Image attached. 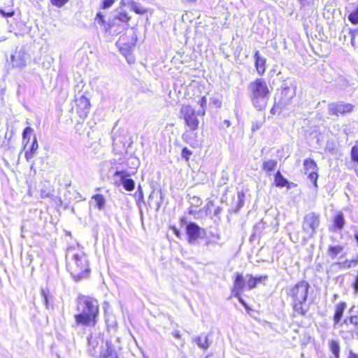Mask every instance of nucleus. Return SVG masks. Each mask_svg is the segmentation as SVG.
I'll use <instances>...</instances> for the list:
<instances>
[{
    "label": "nucleus",
    "mask_w": 358,
    "mask_h": 358,
    "mask_svg": "<svg viewBox=\"0 0 358 358\" xmlns=\"http://www.w3.org/2000/svg\"><path fill=\"white\" fill-rule=\"evenodd\" d=\"M76 309L77 313L74 315L77 325L83 327H95L99 318V304L94 297L80 294L76 299Z\"/></svg>",
    "instance_id": "f257e3e1"
},
{
    "label": "nucleus",
    "mask_w": 358,
    "mask_h": 358,
    "mask_svg": "<svg viewBox=\"0 0 358 358\" xmlns=\"http://www.w3.org/2000/svg\"><path fill=\"white\" fill-rule=\"evenodd\" d=\"M246 280L243 275L241 273H235L233 278V286L231 289V296L238 299V301L243 306L248 313L252 310L251 308L244 301L241 296L243 292L247 289H253L257 287L259 283H264L268 278L267 275H259L255 277L251 274L245 275Z\"/></svg>",
    "instance_id": "f03ea898"
},
{
    "label": "nucleus",
    "mask_w": 358,
    "mask_h": 358,
    "mask_svg": "<svg viewBox=\"0 0 358 358\" xmlns=\"http://www.w3.org/2000/svg\"><path fill=\"white\" fill-rule=\"evenodd\" d=\"M310 285L306 280H299L287 289V296L290 300L294 312L299 315H306V305Z\"/></svg>",
    "instance_id": "7ed1b4c3"
},
{
    "label": "nucleus",
    "mask_w": 358,
    "mask_h": 358,
    "mask_svg": "<svg viewBox=\"0 0 358 358\" xmlns=\"http://www.w3.org/2000/svg\"><path fill=\"white\" fill-rule=\"evenodd\" d=\"M66 268L76 281L88 278L91 268L86 255L80 251H69L66 256Z\"/></svg>",
    "instance_id": "20e7f679"
},
{
    "label": "nucleus",
    "mask_w": 358,
    "mask_h": 358,
    "mask_svg": "<svg viewBox=\"0 0 358 358\" xmlns=\"http://www.w3.org/2000/svg\"><path fill=\"white\" fill-rule=\"evenodd\" d=\"M250 93L252 105L258 110H264L268 100L269 90L263 78H257L251 82L248 87Z\"/></svg>",
    "instance_id": "39448f33"
},
{
    "label": "nucleus",
    "mask_w": 358,
    "mask_h": 358,
    "mask_svg": "<svg viewBox=\"0 0 358 358\" xmlns=\"http://www.w3.org/2000/svg\"><path fill=\"white\" fill-rule=\"evenodd\" d=\"M296 96V87L285 86L282 87L275 95V107L280 109H285L293 103V99Z\"/></svg>",
    "instance_id": "423d86ee"
},
{
    "label": "nucleus",
    "mask_w": 358,
    "mask_h": 358,
    "mask_svg": "<svg viewBox=\"0 0 358 358\" xmlns=\"http://www.w3.org/2000/svg\"><path fill=\"white\" fill-rule=\"evenodd\" d=\"M180 117L183 118L185 126L190 131H196L199 128V120L197 117L198 112H196L189 105H182L180 110Z\"/></svg>",
    "instance_id": "0eeeda50"
},
{
    "label": "nucleus",
    "mask_w": 358,
    "mask_h": 358,
    "mask_svg": "<svg viewBox=\"0 0 358 358\" xmlns=\"http://www.w3.org/2000/svg\"><path fill=\"white\" fill-rule=\"evenodd\" d=\"M102 172L106 174L108 178L118 176L120 179H129L136 173V168H131L129 170L121 169L115 168L110 162H105L102 165Z\"/></svg>",
    "instance_id": "6e6552de"
},
{
    "label": "nucleus",
    "mask_w": 358,
    "mask_h": 358,
    "mask_svg": "<svg viewBox=\"0 0 358 358\" xmlns=\"http://www.w3.org/2000/svg\"><path fill=\"white\" fill-rule=\"evenodd\" d=\"M320 216L316 213H310L304 216L302 222V230L309 237L313 236L320 226Z\"/></svg>",
    "instance_id": "1a4fd4ad"
},
{
    "label": "nucleus",
    "mask_w": 358,
    "mask_h": 358,
    "mask_svg": "<svg viewBox=\"0 0 358 358\" xmlns=\"http://www.w3.org/2000/svg\"><path fill=\"white\" fill-rule=\"evenodd\" d=\"M29 55L22 48H17L10 56V62L13 68L22 69L27 66Z\"/></svg>",
    "instance_id": "9d476101"
},
{
    "label": "nucleus",
    "mask_w": 358,
    "mask_h": 358,
    "mask_svg": "<svg viewBox=\"0 0 358 358\" xmlns=\"http://www.w3.org/2000/svg\"><path fill=\"white\" fill-rule=\"evenodd\" d=\"M354 106L341 101L331 103L328 106L329 114L331 115H344L353 110Z\"/></svg>",
    "instance_id": "9b49d317"
},
{
    "label": "nucleus",
    "mask_w": 358,
    "mask_h": 358,
    "mask_svg": "<svg viewBox=\"0 0 358 358\" xmlns=\"http://www.w3.org/2000/svg\"><path fill=\"white\" fill-rule=\"evenodd\" d=\"M185 233L187 236V242L189 243H195L199 238H201V233L204 234L205 230L201 228L196 223L189 222L186 226Z\"/></svg>",
    "instance_id": "f8f14e48"
},
{
    "label": "nucleus",
    "mask_w": 358,
    "mask_h": 358,
    "mask_svg": "<svg viewBox=\"0 0 358 358\" xmlns=\"http://www.w3.org/2000/svg\"><path fill=\"white\" fill-rule=\"evenodd\" d=\"M124 130L119 129L115 132L113 138V146L115 150L118 152L126 151V136Z\"/></svg>",
    "instance_id": "ddd939ff"
},
{
    "label": "nucleus",
    "mask_w": 358,
    "mask_h": 358,
    "mask_svg": "<svg viewBox=\"0 0 358 358\" xmlns=\"http://www.w3.org/2000/svg\"><path fill=\"white\" fill-rule=\"evenodd\" d=\"M304 172L308 179H317V166L315 162L312 159H306L303 162Z\"/></svg>",
    "instance_id": "4468645a"
},
{
    "label": "nucleus",
    "mask_w": 358,
    "mask_h": 358,
    "mask_svg": "<svg viewBox=\"0 0 358 358\" xmlns=\"http://www.w3.org/2000/svg\"><path fill=\"white\" fill-rule=\"evenodd\" d=\"M345 224L344 215L341 211L337 212L332 219V224L330 231L333 232L341 231Z\"/></svg>",
    "instance_id": "2eb2a0df"
},
{
    "label": "nucleus",
    "mask_w": 358,
    "mask_h": 358,
    "mask_svg": "<svg viewBox=\"0 0 358 358\" xmlns=\"http://www.w3.org/2000/svg\"><path fill=\"white\" fill-rule=\"evenodd\" d=\"M347 307V303L345 301H340L334 306V313L333 315L334 327L340 323Z\"/></svg>",
    "instance_id": "dca6fc26"
},
{
    "label": "nucleus",
    "mask_w": 358,
    "mask_h": 358,
    "mask_svg": "<svg viewBox=\"0 0 358 358\" xmlns=\"http://www.w3.org/2000/svg\"><path fill=\"white\" fill-rule=\"evenodd\" d=\"M255 60V66L259 75L262 76L266 71V59L262 57L259 50H256L254 55Z\"/></svg>",
    "instance_id": "f3484780"
},
{
    "label": "nucleus",
    "mask_w": 358,
    "mask_h": 358,
    "mask_svg": "<svg viewBox=\"0 0 358 358\" xmlns=\"http://www.w3.org/2000/svg\"><path fill=\"white\" fill-rule=\"evenodd\" d=\"M121 23L115 19L113 15L108 18V31H107L108 34L117 35L121 32Z\"/></svg>",
    "instance_id": "a211bd4d"
},
{
    "label": "nucleus",
    "mask_w": 358,
    "mask_h": 358,
    "mask_svg": "<svg viewBox=\"0 0 358 358\" xmlns=\"http://www.w3.org/2000/svg\"><path fill=\"white\" fill-rule=\"evenodd\" d=\"M277 166L278 162L276 160L267 159L263 162L262 169L268 176H271L276 171Z\"/></svg>",
    "instance_id": "6ab92c4d"
},
{
    "label": "nucleus",
    "mask_w": 358,
    "mask_h": 358,
    "mask_svg": "<svg viewBox=\"0 0 358 358\" xmlns=\"http://www.w3.org/2000/svg\"><path fill=\"white\" fill-rule=\"evenodd\" d=\"M248 189L244 188L242 187L241 190L238 191V203L236 206V210L241 208L245 203V201L246 199H250L251 196L250 194H248Z\"/></svg>",
    "instance_id": "aec40b11"
},
{
    "label": "nucleus",
    "mask_w": 358,
    "mask_h": 358,
    "mask_svg": "<svg viewBox=\"0 0 358 358\" xmlns=\"http://www.w3.org/2000/svg\"><path fill=\"white\" fill-rule=\"evenodd\" d=\"M76 105L83 114H87L90 109V102L86 96H82L76 100Z\"/></svg>",
    "instance_id": "412c9836"
},
{
    "label": "nucleus",
    "mask_w": 358,
    "mask_h": 358,
    "mask_svg": "<svg viewBox=\"0 0 358 358\" xmlns=\"http://www.w3.org/2000/svg\"><path fill=\"white\" fill-rule=\"evenodd\" d=\"M38 148V144L36 136H34L33 141L31 143V145L29 148H27V150L25 152V158L27 160L31 159L33 157L34 153L36 152V150Z\"/></svg>",
    "instance_id": "4be33fe9"
},
{
    "label": "nucleus",
    "mask_w": 358,
    "mask_h": 358,
    "mask_svg": "<svg viewBox=\"0 0 358 358\" xmlns=\"http://www.w3.org/2000/svg\"><path fill=\"white\" fill-rule=\"evenodd\" d=\"M95 22L102 27L103 31L107 34L108 31V20L106 21L105 16L101 12H98L95 17Z\"/></svg>",
    "instance_id": "5701e85b"
},
{
    "label": "nucleus",
    "mask_w": 358,
    "mask_h": 358,
    "mask_svg": "<svg viewBox=\"0 0 358 358\" xmlns=\"http://www.w3.org/2000/svg\"><path fill=\"white\" fill-rule=\"evenodd\" d=\"M113 16L120 23H128L131 19L125 10L115 11Z\"/></svg>",
    "instance_id": "b1692460"
},
{
    "label": "nucleus",
    "mask_w": 358,
    "mask_h": 358,
    "mask_svg": "<svg viewBox=\"0 0 358 358\" xmlns=\"http://www.w3.org/2000/svg\"><path fill=\"white\" fill-rule=\"evenodd\" d=\"M343 251V246L341 245H330L327 249L329 256L331 259H334L336 256Z\"/></svg>",
    "instance_id": "393cba45"
},
{
    "label": "nucleus",
    "mask_w": 358,
    "mask_h": 358,
    "mask_svg": "<svg viewBox=\"0 0 358 358\" xmlns=\"http://www.w3.org/2000/svg\"><path fill=\"white\" fill-rule=\"evenodd\" d=\"M195 342L203 350H206L210 346L208 336L206 335L196 336L195 338Z\"/></svg>",
    "instance_id": "a878e982"
},
{
    "label": "nucleus",
    "mask_w": 358,
    "mask_h": 358,
    "mask_svg": "<svg viewBox=\"0 0 358 358\" xmlns=\"http://www.w3.org/2000/svg\"><path fill=\"white\" fill-rule=\"evenodd\" d=\"M34 132V129L30 127H26L22 132V143L24 145V148L27 149L28 143L30 141L31 135Z\"/></svg>",
    "instance_id": "bb28decb"
},
{
    "label": "nucleus",
    "mask_w": 358,
    "mask_h": 358,
    "mask_svg": "<svg viewBox=\"0 0 358 358\" xmlns=\"http://www.w3.org/2000/svg\"><path fill=\"white\" fill-rule=\"evenodd\" d=\"M94 201V206L99 210H102L104 208L105 204V198L103 195L97 194L92 197Z\"/></svg>",
    "instance_id": "cd10ccee"
},
{
    "label": "nucleus",
    "mask_w": 358,
    "mask_h": 358,
    "mask_svg": "<svg viewBox=\"0 0 358 358\" xmlns=\"http://www.w3.org/2000/svg\"><path fill=\"white\" fill-rule=\"evenodd\" d=\"M329 346L332 352V353L334 355V358H339L340 357V345L338 341L331 340L329 342Z\"/></svg>",
    "instance_id": "c85d7f7f"
},
{
    "label": "nucleus",
    "mask_w": 358,
    "mask_h": 358,
    "mask_svg": "<svg viewBox=\"0 0 358 358\" xmlns=\"http://www.w3.org/2000/svg\"><path fill=\"white\" fill-rule=\"evenodd\" d=\"M131 10L134 11L136 14H144L146 13V9L141 6L140 3L134 2L132 5L129 7Z\"/></svg>",
    "instance_id": "c756f323"
},
{
    "label": "nucleus",
    "mask_w": 358,
    "mask_h": 358,
    "mask_svg": "<svg viewBox=\"0 0 358 358\" xmlns=\"http://www.w3.org/2000/svg\"><path fill=\"white\" fill-rule=\"evenodd\" d=\"M348 20L353 24H358V7L348 15Z\"/></svg>",
    "instance_id": "7c9ffc66"
},
{
    "label": "nucleus",
    "mask_w": 358,
    "mask_h": 358,
    "mask_svg": "<svg viewBox=\"0 0 358 358\" xmlns=\"http://www.w3.org/2000/svg\"><path fill=\"white\" fill-rule=\"evenodd\" d=\"M54 189L48 188L47 189H41V197L42 199L45 198H52L54 196Z\"/></svg>",
    "instance_id": "2f4dec72"
},
{
    "label": "nucleus",
    "mask_w": 358,
    "mask_h": 358,
    "mask_svg": "<svg viewBox=\"0 0 358 358\" xmlns=\"http://www.w3.org/2000/svg\"><path fill=\"white\" fill-rule=\"evenodd\" d=\"M199 103L200 106L202 108V110L198 111V115H201V116H204L206 114V108L207 106V98L206 96L201 97Z\"/></svg>",
    "instance_id": "473e14b6"
},
{
    "label": "nucleus",
    "mask_w": 358,
    "mask_h": 358,
    "mask_svg": "<svg viewBox=\"0 0 358 358\" xmlns=\"http://www.w3.org/2000/svg\"><path fill=\"white\" fill-rule=\"evenodd\" d=\"M350 155L352 160L358 164V145L352 146L351 148Z\"/></svg>",
    "instance_id": "72a5a7b5"
},
{
    "label": "nucleus",
    "mask_w": 358,
    "mask_h": 358,
    "mask_svg": "<svg viewBox=\"0 0 358 358\" xmlns=\"http://www.w3.org/2000/svg\"><path fill=\"white\" fill-rule=\"evenodd\" d=\"M273 185L275 187H287V189H289L293 183L289 182V180H275Z\"/></svg>",
    "instance_id": "f704fd0d"
},
{
    "label": "nucleus",
    "mask_w": 358,
    "mask_h": 358,
    "mask_svg": "<svg viewBox=\"0 0 358 358\" xmlns=\"http://www.w3.org/2000/svg\"><path fill=\"white\" fill-rule=\"evenodd\" d=\"M123 187L127 191H132L134 189V180H122Z\"/></svg>",
    "instance_id": "c9c22d12"
},
{
    "label": "nucleus",
    "mask_w": 358,
    "mask_h": 358,
    "mask_svg": "<svg viewBox=\"0 0 358 358\" xmlns=\"http://www.w3.org/2000/svg\"><path fill=\"white\" fill-rule=\"evenodd\" d=\"M69 0H50L51 3L58 8H62L69 2Z\"/></svg>",
    "instance_id": "e433bc0d"
},
{
    "label": "nucleus",
    "mask_w": 358,
    "mask_h": 358,
    "mask_svg": "<svg viewBox=\"0 0 358 358\" xmlns=\"http://www.w3.org/2000/svg\"><path fill=\"white\" fill-rule=\"evenodd\" d=\"M0 146L3 148L5 150L10 149V137L6 139V134L5 135V138L3 142L0 144Z\"/></svg>",
    "instance_id": "4c0bfd02"
},
{
    "label": "nucleus",
    "mask_w": 358,
    "mask_h": 358,
    "mask_svg": "<svg viewBox=\"0 0 358 358\" xmlns=\"http://www.w3.org/2000/svg\"><path fill=\"white\" fill-rule=\"evenodd\" d=\"M192 154V151L185 147L183 148L182 150L181 156L182 158L185 159L186 160H188Z\"/></svg>",
    "instance_id": "58836bf2"
},
{
    "label": "nucleus",
    "mask_w": 358,
    "mask_h": 358,
    "mask_svg": "<svg viewBox=\"0 0 358 358\" xmlns=\"http://www.w3.org/2000/svg\"><path fill=\"white\" fill-rule=\"evenodd\" d=\"M115 0H102L101 8L103 9L108 8L113 4Z\"/></svg>",
    "instance_id": "ea45409f"
},
{
    "label": "nucleus",
    "mask_w": 358,
    "mask_h": 358,
    "mask_svg": "<svg viewBox=\"0 0 358 358\" xmlns=\"http://www.w3.org/2000/svg\"><path fill=\"white\" fill-rule=\"evenodd\" d=\"M210 103L214 105L216 108H220L222 105L220 100L217 98H211Z\"/></svg>",
    "instance_id": "a19ab883"
},
{
    "label": "nucleus",
    "mask_w": 358,
    "mask_h": 358,
    "mask_svg": "<svg viewBox=\"0 0 358 358\" xmlns=\"http://www.w3.org/2000/svg\"><path fill=\"white\" fill-rule=\"evenodd\" d=\"M352 287L354 289V292L355 294L358 293V276L355 275V280H353L352 283Z\"/></svg>",
    "instance_id": "79ce46f5"
},
{
    "label": "nucleus",
    "mask_w": 358,
    "mask_h": 358,
    "mask_svg": "<svg viewBox=\"0 0 358 358\" xmlns=\"http://www.w3.org/2000/svg\"><path fill=\"white\" fill-rule=\"evenodd\" d=\"M170 228L177 237H178V238L181 237V235H182L181 231L176 226H171Z\"/></svg>",
    "instance_id": "37998d69"
},
{
    "label": "nucleus",
    "mask_w": 358,
    "mask_h": 358,
    "mask_svg": "<svg viewBox=\"0 0 358 358\" xmlns=\"http://www.w3.org/2000/svg\"><path fill=\"white\" fill-rule=\"evenodd\" d=\"M0 13L2 15V16L4 17H10L13 16L15 14L14 11L5 12L3 10H0Z\"/></svg>",
    "instance_id": "c03bdc74"
},
{
    "label": "nucleus",
    "mask_w": 358,
    "mask_h": 358,
    "mask_svg": "<svg viewBox=\"0 0 358 358\" xmlns=\"http://www.w3.org/2000/svg\"><path fill=\"white\" fill-rule=\"evenodd\" d=\"M262 124L258 122H253L252 124V131L254 132L260 129Z\"/></svg>",
    "instance_id": "a18cd8bd"
},
{
    "label": "nucleus",
    "mask_w": 358,
    "mask_h": 358,
    "mask_svg": "<svg viewBox=\"0 0 358 358\" xmlns=\"http://www.w3.org/2000/svg\"><path fill=\"white\" fill-rule=\"evenodd\" d=\"M358 319V317L357 315H351L350 317H348V320L350 321V322L354 324L355 326H358V322L357 321H355V320H357Z\"/></svg>",
    "instance_id": "49530a36"
},
{
    "label": "nucleus",
    "mask_w": 358,
    "mask_h": 358,
    "mask_svg": "<svg viewBox=\"0 0 358 358\" xmlns=\"http://www.w3.org/2000/svg\"><path fill=\"white\" fill-rule=\"evenodd\" d=\"M134 2V1H133V0H121V3L123 6H126L128 7H130Z\"/></svg>",
    "instance_id": "de8ad7c7"
},
{
    "label": "nucleus",
    "mask_w": 358,
    "mask_h": 358,
    "mask_svg": "<svg viewBox=\"0 0 358 358\" xmlns=\"http://www.w3.org/2000/svg\"><path fill=\"white\" fill-rule=\"evenodd\" d=\"M274 179H285L279 170L275 171Z\"/></svg>",
    "instance_id": "09e8293b"
},
{
    "label": "nucleus",
    "mask_w": 358,
    "mask_h": 358,
    "mask_svg": "<svg viewBox=\"0 0 358 358\" xmlns=\"http://www.w3.org/2000/svg\"><path fill=\"white\" fill-rule=\"evenodd\" d=\"M192 201L196 202V206H199L201 205L202 201H201V199L197 197V196H194L192 198Z\"/></svg>",
    "instance_id": "8fccbe9b"
},
{
    "label": "nucleus",
    "mask_w": 358,
    "mask_h": 358,
    "mask_svg": "<svg viewBox=\"0 0 358 358\" xmlns=\"http://www.w3.org/2000/svg\"><path fill=\"white\" fill-rule=\"evenodd\" d=\"M214 206V202L213 201H208V203H207V210H209L210 211L211 210V208Z\"/></svg>",
    "instance_id": "3c124183"
},
{
    "label": "nucleus",
    "mask_w": 358,
    "mask_h": 358,
    "mask_svg": "<svg viewBox=\"0 0 358 358\" xmlns=\"http://www.w3.org/2000/svg\"><path fill=\"white\" fill-rule=\"evenodd\" d=\"M126 58H127L128 63L132 64L134 62V59L133 58V57L131 55H129V56L127 57Z\"/></svg>",
    "instance_id": "603ef678"
},
{
    "label": "nucleus",
    "mask_w": 358,
    "mask_h": 358,
    "mask_svg": "<svg viewBox=\"0 0 358 358\" xmlns=\"http://www.w3.org/2000/svg\"><path fill=\"white\" fill-rule=\"evenodd\" d=\"M348 358H358V355L356 353L351 352Z\"/></svg>",
    "instance_id": "864d4df0"
},
{
    "label": "nucleus",
    "mask_w": 358,
    "mask_h": 358,
    "mask_svg": "<svg viewBox=\"0 0 358 358\" xmlns=\"http://www.w3.org/2000/svg\"><path fill=\"white\" fill-rule=\"evenodd\" d=\"M223 122L226 125L227 127H229L231 126V122L228 120H224Z\"/></svg>",
    "instance_id": "5fc2aeb1"
},
{
    "label": "nucleus",
    "mask_w": 358,
    "mask_h": 358,
    "mask_svg": "<svg viewBox=\"0 0 358 358\" xmlns=\"http://www.w3.org/2000/svg\"><path fill=\"white\" fill-rule=\"evenodd\" d=\"M222 210V208H220V207H217L215 210V215H218Z\"/></svg>",
    "instance_id": "6e6d98bb"
},
{
    "label": "nucleus",
    "mask_w": 358,
    "mask_h": 358,
    "mask_svg": "<svg viewBox=\"0 0 358 358\" xmlns=\"http://www.w3.org/2000/svg\"><path fill=\"white\" fill-rule=\"evenodd\" d=\"M276 108H279L278 107H275V105H274L273 107L271 110V113L272 114H275V110Z\"/></svg>",
    "instance_id": "4d7b16f0"
},
{
    "label": "nucleus",
    "mask_w": 358,
    "mask_h": 358,
    "mask_svg": "<svg viewBox=\"0 0 358 358\" xmlns=\"http://www.w3.org/2000/svg\"><path fill=\"white\" fill-rule=\"evenodd\" d=\"M355 239L357 241V243H358V234L355 235Z\"/></svg>",
    "instance_id": "13d9d810"
},
{
    "label": "nucleus",
    "mask_w": 358,
    "mask_h": 358,
    "mask_svg": "<svg viewBox=\"0 0 358 358\" xmlns=\"http://www.w3.org/2000/svg\"><path fill=\"white\" fill-rule=\"evenodd\" d=\"M110 355V353L108 355L105 354V355H103V358H107Z\"/></svg>",
    "instance_id": "bf43d9fd"
},
{
    "label": "nucleus",
    "mask_w": 358,
    "mask_h": 358,
    "mask_svg": "<svg viewBox=\"0 0 358 358\" xmlns=\"http://www.w3.org/2000/svg\"><path fill=\"white\" fill-rule=\"evenodd\" d=\"M315 186H317V180H314Z\"/></svg>",
    "instance_id": "052dcab7"
},
{
    "label": "nucleus",
    "mask_w": 358,
    "mask_h": 358,
    "mask_svg": "<svg viewBox=\"0 0 358 358\" xmlns=\"http://www.w3.org/2000/svg\"><path fill=\"white\" fill-rule=\"evenodd\" d=\"M334 298H336V297H337V295H336V294H334Z\"/></svg>",
    "instance_id": "680f3d73"
}]
</instances>
